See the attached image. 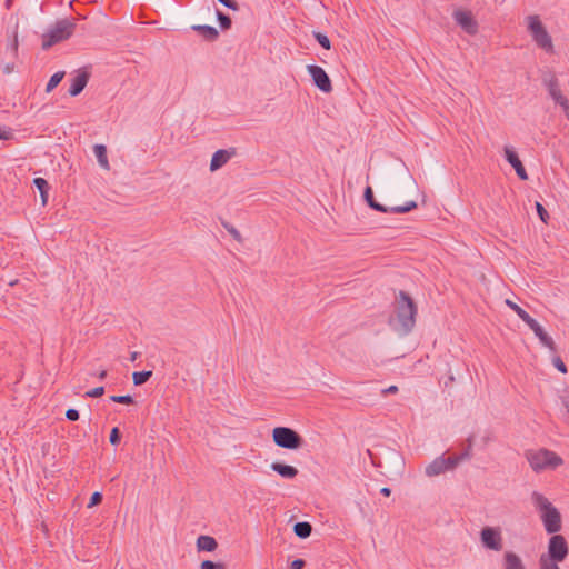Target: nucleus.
<instances>
[{
	"instance_id": "f3484780",
	"label": "nucleus",
	"mask_w": 569,
	"mask_h": 569,
	"mask_svg": "<svg viewBox=\"0 0 569 569\" xmlns=\"http://www.w3.org/2000/svg\"><path fill=\"white\" fill-rule=\"evenodd\" d=\"M270 468L284 479H292L298 475V469L281 462H272Z\"/></svg>"
},
{
	"instance_id": "f8f14e48",
	"label": "nucleus",
	"mask_w": 569,
	"mask_h": 569,
	"mask_svg": "<svg viewBox=\"0 0 569 569\" xmlns=\"http://www.w3.org/2000/svg\"><path fill=\"white\" fill-rule=\"evenodd\" d=\"M457 24L468 34L473 36L478 32V22L468 10L458 9L452 14Z\"/></svg>"
},
{
	"instance_id": "bb28decb",
	"label": "nucleus",
	"mask_w": 569,
	"mask_h": 569,
	"mask_svg": "<svg viewBox=\"0 0 569 569\" xmlns=\"http://www.w3.org/2000/svg\"><path fill=\"white\" fill-rule=\"evenodd\" d=\"M217 19H218L222 30L230 29L232 21L228 14L223 13L220 10H217Z\"/></svg>"
},
{
	"instance_id": "c9c22d12",
	"label": "nucleus",
	"mask_w": 569,
	"mask_h": 569,
	"mask_svg": "<svg viewBox=\"0 0 569 569\" xmlns=\"http://www.w3.org/2000/svg\"><path fill=\"white\" fill-rule=\"evenodd\" d=\"M104 393V387H96L84 393L86 397L98 398Z\"/></svg>"
},
{
	"instance_id": "ddd939ff",
	"label": "nucleus",
	"mask_w": 569,
	"mask_h": 569,
	"mask_svg": "<svg viewBox=\"0 0 569 569\" xmlns=\"http://www.w3.org/2000/svg\"><path fill=\"white\" fill-rule=\"evenodd\" d=\"M309 74L312 78L313 84L321 90L322 92H330L332 90V84L329 76L325 71L323 68L310 64L307 67Z\"/></svg>"
},
{
	"instance_id": "473e14b6",
	"label": "nucleus",
	"mask_w": 569,
	"mask_h": 569,
	"mask_svg": "<svg viewBox=\"0 0 569 569\" xmlns=\"http://www.w3.org/2000/svg\"><path fill=\"white\" fill-rule=\"evenodd\" d=\"M536 210H537V213H538L540 220L542 222L547 223V220L549 219V213L546 210V208L538 201L536 202Z\"/></svg>"
},
{
	"instance_id": "a211bd4d",
	"label": "nucleus",
	"mask_w": 569,
	"mask_h": 569,
	"mask_svg": "<svg viewBox=\"0 0 569 569\" xmlns=\"http://www.w3.org/2000/svg\"><path fill=\"white\" fill-rule=\"evenodd\" d=\"M503 569H526L521 558L513 551L503 555Z\"/></svg>"
},
{
	"instance_id": "9d476101",
	"label": "nucleus",
	"mask_w": 569,
	"mask_h": 569,
	"mask_svg": "<svg viewBox=\"0 0 569 569\" xmlns=\"http://www.w3.org/2000/svg\"><path fill=\"white\" fill-rule=\"evenodd\" d=\"M529 30L536 43L547 52L552 50L551 37L537 16L529 17Z\"/></svg>"
},
{
	"instance_id": "de8ad7c7",
	"label": "nucleus",
	"mask_w": 569,
	"mask_h": 569,
	"mask_svg": "<svg viewBox=\"0 0 569 569\" xmlns=\"http://www.w3.org/2000/svg\"><path fill=\"white\" fill-rule=\"evenodd\" d=\"M77 437V442L80 443L82 446V443L84 442V438H86V432L82 433V436L77 432V435L73 433V438Z\"/></svg>"
},
{
	"instance_id": "f03ea898",
	"label": "nucleus",
	"mask_w": 569,
	"mask_h": 569,
	"mask_svg": "<svg viewBox=\"0 0 569 569\" xmlns=\"http://www.w3.org/2000/svg\"><path fill=\"white\" fill-rule=\"evenodd\" d=\"M468 446L459 453L449 457L439 456L426 467L428 477L439 476L448 470H453L461 461L469 460L472 456V437L468 438Z\"/></svg>"
},
{
	"instance_id": "9b49d317",
	"label": "nucleus",
	"mask_w": 569,
	"mask_h": 569,
	"mask_svg": "<svg viewBox=\"0 0 569 569\" xmlns=\"http://www.w3.org/2000/svg\"><path fill=\"white\" fill-rule=\"evenodd\" d=\"M480 540L483 547L490 550L500 551L502 549V536L499 528L485 527L480 532Z\"/></svg>"
},
{
	"instance_id": "6e6d98bb",
	"label": "nucleus",
	"mask_w": 569,
	"mask_h": 569,
	"mask_svg": "<svg viewBox=\"0 0 569 569\" xmlns=\"http://www.w3.org/2000/svg\"><path fill=\"white\" fill-rule=\"evenodd\" d=\"M76 20H77V18L73 16V24H72L73 31L78 28Z\"/></svg>"
},
{
	"instance_id": "4468645a",
	"label": "nucleus",
	"mask_w": 569,
	"mask_h": 569,
	"mask_svg": "<svg viewBox=\"0 0 569 569\" xmlns=\"http://www.w3.org/2000/svg\"><path fill=\"white\" fill-rule=\"evenodd\" d=\"M505 158L508 163L515 169L517 176L520 180H528L527 171L518 157V153L515 151L512 147H505Z\"/></svg>"
},
{
	"instance_id": "dca6fc26",
	"label": "nucleus",
	"mask_w": 569,
	"mask_h": 569,
	"mask_svg": "<svg viewBox=\"0 0 569 569\" xmlns=\"http://www.w3.org/2000/svg\"><path fill=\"white\" fill-rule=\"evenodd\" d=\"M91 77V67L86 66L76 71L73 77V97L80 94Z\"/></svg>"
},
{
	"instance_id": "a878e982",
	"label": "nucleus",
	"mask_w": 569,
	"mask_h": 569,
	"mask_svg": "<svg viewBox=\"0 0 569 569\" xmlns=\"http://www.w3.org/2000/svg\"><path fill=\"white\" fill-rule=\"evenodd\" d=\"M66 76V72L64 71H58L56 73H53L48 83H47V87H46V92L49 93L51 92L56 87H58V84L63 80Z\"/></svg>"
},
{
	"instance_id": "49530a36",
	"label": "nucleus",
	"mask_w": 569,
	"mask_h": 569,
	"mask_svg": "<svg viewBox=\"0 0 569 569\" xmlns=\"http://www.w3.org/2000/svg\"><path fill=\"white\" fill-rule=\"evenodd\" d=\"M398 392V387L392 385L390 387H388L387 389H383L382 390V393L383 395H387V393H397Z\"/></svg>"
},
{
	"instance_id": "f704fd0d",
	"label": "nucleus",
	"mask_w": 569,
	"mask_h": 569,
	"mask_svg": "<svg viewBox=\"0 0 569 569\" xmlns=\"http://www.w3.org/2000/svg\"><path fill=\"white\" fill-rule=\"evenodd\" d=\"M506 303L507 306L510 307L511 310H513L517 316L521 319L525 313L527 312L525 309H522L520 306H518L517 303L512 302L511 300L507 299L506 300Z\"/></svg>"
},
{
	"instance_id": "ea45409f",
	"label": "nucleus",
	"mask_w": 569,
	"mask_h": 569,
	"mask_svg": "<svg viewBox=\"0 0 569 569\" xmlns=\"http://www.w3.org/2000/svg\"><path fill=\"white\" fill-rule=\"evenodd\" d=\"M218 1L230 10L236 11L239 9V6L236 0H218Z\"/></svg>"
},
{
	"instance_id": "39448f33",
	"label": "nucleus",
	"mask_w": 569,
	"mask_h": 569,
	"mask_svg": "<svg viewBox=\"0 0 569 569\" xmlns=\"http://www.w3.org/2000/svg\"><path fill=\"white\" fill-rule=\"evenodd\" d=\"M527 459L531 466V468L539 472L547 468L555 469L562 465L563 460L560 456L555 453L553 451L547 449H540L538 451H529L527 453Z\"/></svg>"
},
{
	"instance_id": "58836bf2",
	"label": "nucleus",
	"mask_w": 569,
	"mask_h": 569,
	"mask_svg": "<svg viewBox=\"0 0 569 569\" xmlns=\"http://www.w3.org/2000/svg\"><path fill=\"white\" fill-rule=\"evenodd\" d=\"M553 366L562 373H567V366L565 365V362L561 360L560 357H555L553 360Z\"/></svg>"
},
{
	"instance_id": "72a5a7b5",
	"label": "nucleus",
	"mask_w": 569,
	"mask_h": 569,
	"mask_svg": "<svg viewBox=\"0 0 569 569\" xmlns=\"http://www.w3.org/2000/svg\"><path fill=\"white\" fill-rule=\"evenodd\" d=\"M18 48H19L18 34H17V32H14L12 41L9 44V49L11 51L13 59L18 58Z\"/></svg>"
},
{
	"instance_id": "e433bc0d",
	"label": "nucleus",
	"mask_w": 569,
	"mask_h": 569,
	"mask_svg": "<svg viewBox=\"0 0 569 569\" xmlns=\"http://www.w3.org/2000/svg\"><path fill=\"white\" fill-rule=\"evenodd\" d=\"M102 501V493L99 491H96L91 495L90 501L88 503V508H92L97 505H99Z\"/></svg>"
},
{
	"instance_id": "1a4fd4ad",
	"label": "nucleus",
	"mask_w": 569,
	"mask_h": 569,
	"mask_svg": "<svg viewBox=\"0 0 569 569\" xmlns=\"http://www.w3.org/2000/svg\"><path fill=\"white\" fill-rule=\"evenodd\" d=\"M71 34V23L67 20L58 22L56 28L51 29L48 33L42 36V49L48 50L56 43L68 39Z\"/></svg>"
},
{
	"instance_id": "603ef678",
	"label": "nucleus",
	"mask_w": 569,
	"mask_h": 569,
	"mask_svg": "<svg viewBox=\"0 0 569 569\" xmlns=\"http://www.w3.org/2000/svg\"><path fill=\"white\" fill-rule=\"evenodd\" d=\"M138 358V352H132L131 356H130V360L131 361H134L136 359Z\"/></svg>"
},
{
	"instance_id": "4c0bfd02",
	"label": "nucleus",
	"mask_w": 569,
	"mask_h": 569,
	"mask_svg": "<svg viewBox=\"0 0 569 569\" xmlns=\"http://www.w3.org/2000/svg\"><path fill=\"white\" fill-rule=\"evenodd\" d=\"M558 563L559 562L546 561L545 559H539L540 569H560Z\"/></svg>"
},
{
	"instance_id": "aec40b11",
	"label": "nucleus",
	"mask_w": 569,
	"mask_h": 569,
	"mask_svg": "<svg viewBox=\"0 0 569 569\" xmlns=\"http://www.w3.org/2000/svg\"><path fill=\"white\" fill-rule=\"evenodd\" d=\"M191 28L192 30L199 32L208 41H216L219 37L218 30L212 26L194 24Z\"/></svg>"
},
{
	"instance_id": "79ce46f5",
	"label": "nucleus",
	"mask_w": 569,
	"mask_h": 569,
	"mask_svg": "<svg viewBox=\"0 0 569 569\" xmlns=\"http://www.w3.org/2000/svg\"><path fill=\"white\" fill-rule=\"evenodd\" d=\"M521 320L529 327L531 328L532 326H535L536 323H538V321L536 319H533L528 312L525 313V316L521 318Z\"/></svg>"
},
{
	"instance_id": "b1692460",
	"label": "nucleus",
	"mask_w": 569,
	"mask_h": 569,
	"mask_svg": "<svg viewBox=\"0 0 569 569\" xmlns=\"http://www.w3.org/2000/svg\"><path fill=\"white\" fill-rule=\"evenodd\" d=\"M93 150H94V154L97 157V160L99 162V164L103 168V169H109V162H108V157H107V148L104 144H96L93 147Z\"/></svg>"
},
{
	"instance_id": "2f4dec72",
	"label": "nucleus",
	"mask_w": 569,
	"mask_h": 569,
	"mask_svg": "<svg viewBox=\"0 0 569 569\" xmlns=\"http://www.w3.org/2000/svg\"><path fill=\"white\" fill-rule=\"evenodd\" d=\"M200 569H226L221 562H214L211 560H203L200 565Z\"/></svg>"
},
{
	"instance_id": "2eb2a0df",
	"label": "nucleus",
	"mask_w": 569,
	"mask_h": 569,
	"mask_svg": "<svg viewBox=\"0 0 569 569\" xmlns=\"http://www.w3.org/2000/svg\"><path fill=\"white\" fill-rule=\"evenodd\" d=\"M237 154L236 148L219 149L217 150L210 161V170L217 171L222 168L232 157Z\"/></svg>"
},
{
	"instance_id": "4d7b16f0",
	"label": "nucleus",
	"mask_w": 569,
	"mask_h": 569,
	"mask_svg": "<svg viewBox=\"0 0 569 569\" xmlns=\"http://www.w3.org/2000/svg\"><path fill=\"white\" fill-rule=\"evenodd\" d=\"M72 12H73V13H76V9H74V8L72 9ZM77 16H79L81 19H86V17H84V16H82L81 13H78V12H77Z\"/></svg>"
},
{
	"instance_id": "a19ab883",
	"label": "nucleus",
	"mask_w": 569,
	"mask_h": 569,
	"mask_svg": "<svg viewBox=\"0 0 569 569\" xmlns=\"http://www.w3.org/2000/svg\"><path fill=\"white\" fill-rule=\"evenodd\" d=\"M306 566V561L301 558H298V559H295L291 563H290V569H303Z\"/></svg>"
},
{
	"instance_id": "c85d7f7f",
	"label": "nucleus",
	"mask_w": 569,
	"mask_h": 569,
	"mask_svg": "<svg viewBox=\"0 0 569 569\" xmlns=\"http://www.w3.org/2000/svg\"><path fill=\"white\" fill-rule=\"evenodd\" d=\"M110 400L113 401V402H117V403H123V405H133L134 403V399L132 396L130 395H124V396H111L110 397Z\"/></svg>"
},
{
	"instance_id": "412c9836",
	"label": "nucleus",
	"mask_w": 569,
	"mask_h": 569,
	"mask_svg": "<svg viewBox=\"0 0 569 569\" xmlns=\"http://www.w3.org/2000/svg\"><path fill=\"white\" fill-rule=\"evenodd\" d=\"M218 547V542L213 537L199 536L197 539V548L200 551H214Z\"/></svg>"
},
{
	"instance_id": "5701e85b",
	"label": "nucleus",
	"mask_w": 569,
	"mask_h": 569,
	"mask_svg": "<svg viewBox=\"0 0 569 569\" xmlns=\"http://www.w3.org/2000/svg\"><path fill=\"white\" fill-rule=\"evenodd\" d=\"M33 186L38 189L41 196V202L44 206L48 201L49 183L43 178H34Z\"/></svg>"
},
{
	"instance_id": "3c124183",
	"label": "nucleus",
	"mask_w": 569,
	"mask_h": 569,
	"mask_svg": "<svg viewBox=\"0 0 569 569\" xmlns=\"http://www.w3.org/2000/svg\"><path fill=\"white\" fill-rule=\"evenodd\" d=\"M66 418H67L68 420H71V408H69V409H67V410H66Z\"/></svg>"
},
{
	"instance_id": "393cba45",
	"label": "nucleus",
	"mask_w": 569,
	"mask_h": 569,
	"mask_svg": "<svg viewBox=\"0 0 569 569\" xmlns=\"http://www.w3.org/2000/svg\"><path fill=\"white\" fill-rule=\"evenodd\" d=\"M152 377L151 370L136 371L132 373V380L134 386H141L146 383Z\"/></svg>"
},
{
	"instance_id": "cd10ccee",
	"label": "nucleus",
	"mask_w": 569,
	"mask_h": 569,
	"mask_svg": "<svg viewBox=\"0 0 569 569\" xmlns=\"http://www.w3.org/2000/svg\"><path fill=\"white\" fill-rule=\"evenodd\" d=\"M313 37L315 39L317 40V42L326 50H330L331 48V42H330V39L325 34V33H321L319 31H315L313 32Z\"/></svg>"
},
{
	"instance_id": "a18cd8bd",
	"label": "nucleus",
	"mask_w": 569,
	"mask_h": 569,
	"mask_svg": "<svg viewBox=\"0 0 569 569\" xmlns=\"http://www.w3.org/2000/svg\"><path fill=\"white\" fill-rule=\"evenodd\" d=\"M561 403L566 408L567 412V422L569 423V395L561 396Z\"/></svg>"
},
{
	"instance_id": "423d86ee",
	"label": "nucleus",
	"mask_w": 569,
	"mask_h": 569,
	"mask_svg": "<svg viewBox=\"0 0 569 569\" xmlns=\"http://www.w3.org/2000/svg\"><path fill=\"white\" fill-rule=\"evenodd\" d=\"M273 442L283 449L297 450L305 443L303 438L289 427H276L272 430Z\"/></svg>"
},
{
	"instance_id": "6e6552de",
	"label": "nucleus",
	"mask_w": 569,
	"mask_h": 569,
	"mask_svg": "<svg viewBox=\"0 0 569 569\" xmlns=\"http://www.w3.org/2000/svg\"><path fill=\"white\" fill-rule=\"evenodd\" d=\"M569 555L567 540L561 535H552L548 541V551L541 555L540 559L546 561L562 562Z\"/></svg>"
},
{
	"instance_id": "6ab92c4d",
	"label": "nucleus",
	"mask_w": 569,
	"mask_h": 569,
	"mask_svg": "<svg viewBox=\"0 0 569 569\" xmlns=\"http://www.w3.org/2000/svg\"><path fill=\"white\" fill-rule=\"evenodd\" d=\"M530 329L535 332L536 337L545 347L549 348L551 351L556 350L555 341L550 336L547 335V332L542 329V327L539 323H536Z\"/></svg>"
},
{
	"instance_id": "4be33fe9",
	"label": "nucleus",
	"mask_w": 569,
	"mask_h": 569,
	"mask_svg": "<svg viewBox=\"0 0 569 569\" xmlns=\"http://www.w3.org/2000/svg\"><path fill=\"white\" fill-rule=\"evenodd\" d=\"M293 532L298 538L306 539L310 537L312 532V526L310 522L307 521L296 522L293 525Z\"/></svg>"
},
{
	"instance_id": "c03bdc74",
	"label": "nucleus",
	"mask_w": 569,
	"mask_h": 569,
	"mask_svg": "<svg viewBox=\"0 0 569 569\" xmlns=\"http://www.w3.org/2000/svg\"><path fill=\"white\" fill-rule=\"evenodd\" d=\"M14 68H16L14 62H7L2 67V72L4 74H10V73H12L14 71Z\"/></svg>"
},
{
	"instance_id": "7c9ffc66",
	"label": "nucleus",
	"mask_w": 569,
	"mask_h": 569,
	"mask_svg": "<svg viewBox=\"0 0 569 569\" xmlns=\"http://www.w3.org/2000/svg\"><path fill=\"white\" fill-rule=\"evenodd\" d=\"M13 137H14V133L11 128L6 127V126H0V140L8 141V140L13 139Z\"/></svg>"
},
{
	"instance_id": "c756f323",
	"label": "nucleus",
	"mask_w": 569,
	"mask_h": 569,
	"mask_svg": "<svg viewBox=\"0 0 569 569\" xmlns=\"http://www.w3.org/2000/svg\"><path fill=\"white\" fill-rule=\"evenodd\" d=\"M121 431L118 427H113L110 431L109 441L112 446H118L121 441Z\"/></svg>"
},
{
	"instance_id": "7ed1b4c3",
	"label": "nucleus",
	"mask_w": 569,
	"mask_h": 569,
	"mask_svg": "<svg viewBox=\"0 0 569 569\" xmlns=\"http://www.w3.org/2000/svg\"><path fill=\"white\" fill-rule=\"evenodd\" d=\"M532 500L541 511V520L548 533L555 535L561 529V515L551 502L541 493L535 491Z\"/></svg>"
},
{
	"instance_id": "37998d69",
	"label": "nucleus",
	"mask_w": 569,
	"mask_h": 569,
	"mask_svg": "<svg viewBox=\"0 0 569 569\" xmlns=\"http://www.w3.org/2000/svg\"><path fill=\"white\" fill-rule=\"evenodd\" d=\"M226 229L229 231V233L238 241H240L241 239V236H240V232L233 227V226H228V224H224Z\"/></svg>"
},
{
	"instance_id": "09e8293b",
	"label": "nucleus",
	"mask_w": 569,
	"mask_h": 569,
	"mask_svg": "<svg viewBox=\"0 0 569 569\" xmlns=\"http://www.w3.org/2000/svg\"><path fill=\"white\" fill-rule=\"evenodd\" d=\"M380 493L385 497H389L391 495V489L389 487H383L380 489Z\"/></svg>"
},
{
	"instance_id": "0eeeda50",
	"label": "nucleus",
	"mask_w": 569,
	"mask_h": 569,
	"mask_svg": "<svg viewBox=\"0 0 569 569\" xmlns=\"http://www.w3.org/2000/svg\"><path fill=\"white\" fill-rule=\"evenodd\" d=\"M363 199L371 209L382 213H407L418 207L416 201H408L403 206L386 207L376 200L373 190L370 186L366 187L363 191Z\"/></svg>"
},
{
	"instance_id": "864d4df0",
	"label": "nucleus",
	"mask_w": 569,
	"mask_h": 569,
	"mask_svg": "<svg viewBox=\"0 0 569 569\" xmlns=\"http://www.w3.org/2000/svg\"><path fill=\"white\" fill-rule=\"evenodd\" d=\"M107 377V371L106 370H102L99 375V378L100 379H104Z\"/></svg>"
},
{
	"instance_id": "20e7f679",
	"label": "nucleus",
	"mask_w": 569,
	"mask_h": 569,
	"mask_svg": "<svg viewBox=\"0 0 569 569\" xmlns=\"http://www.w3.org/2000/svg\"><path fill=\"white\" fill-rule=\"evenodd\" d=\"M541 82L550 98L562 108L566 118L569 120V100L562 94L556 73L549 69L541 70Z\"/></svg>"
},
{
	"instance_id": "8fccbe9b",
	"label": "nucleus",
	"mask_w": 569,
	"mask_h": 569,
	"mask_svg": "<svg viewBox=\"0 0 569 569\" xmlns=\"http://www.w3.org/2000/svg\"><path fill=\"white\" fill-rule=\"evenodd\" d=\"M79 419V411L73 409V422Z\"/></svg>"
},
{
	"instance_id": "f257e3e1",
	"label": "nucleus",
	"mask_w": 569,
	"mask_h": 569,
	"mask_svg": "<svg viewBox=\"0 0 569 569\" xmlns=\"http://www.w3.org/2000/svg\"><path fill=\"white\" fill-rule=\"evenodd\" d=\"M397 325L395 330L400 336L409 335L416 326L418 307L413 299L403 290H400L395 300Z\"/></svg>"
},
{
	"instance_id": "5fc2aeb1",
	"label": "nucleus",
	"mask_w": 569,
	"mask_h": 569,
	"mask_svg": "<svg viewBox=\"0 0 569 569\" xmlns=\"http://www.w3.org/2000/svg\"><path fill=\"white\" fill-rule=\"evenodd\" d=\"M13 0H6V8L10 9Z\"/></svg>"
}]
</instances>
